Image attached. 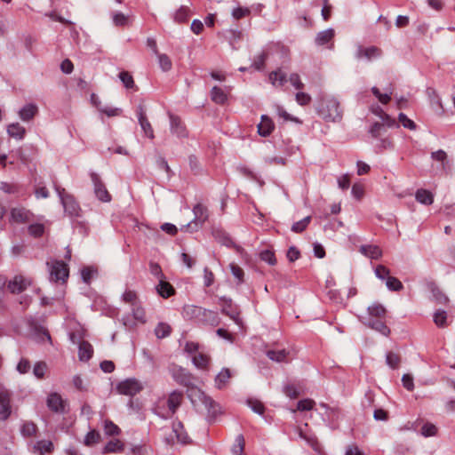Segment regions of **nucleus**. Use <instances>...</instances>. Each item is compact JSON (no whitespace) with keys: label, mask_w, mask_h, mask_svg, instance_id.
<instances>
[{"label":"nucleus","mask_w":455,"mask_h":455,"mask_svg":"<svg viewBox=\"0 0 455 455\" xmlns=\"http://www.w3.org/2000/svg\"><path fill=\"white\" fill-rule=\"evenodd\" d=\"M319 113L328 122L339 121L342 117V109L339 102L333 97L323 98Z\"/></svg>","instance_id":"obj_1"},{"label":"nucleus","mask_w":455,"mask_h":455,"mask_svg":"<svg viewBox=\"0 0 455 455\" xmlns=\"http://www.w3.org/2000/svg\"><path fill=\"white\" fill-rule=\"evenodd\" d=\"M194 219L181 227L182 231H189L194 232L199 229L203 226V224L208 220V210L202 204H196L193 207Z\"/></svg>","instance_id":"obj_2"},{"label":"nucleus","mask_w":455,"mask_h":455,"mask_svg":"<svg viewBox=\"0 0 455 455\" xmlns=\"http://www.w3.org/2000/svg\"><path fill=\"white\" fill-rule=\"evenodd\" d=\"M183 394L181 392L176 390L172 391L166 401L168 409L162 410L161 407L158 405L155 409V412L163 419L171 418L180 406Z\"/></svg>","instance_id":"obj_3"},{"label":"nucleus","mask_w":455,"mask_h":455,"mask_svg":"<svg viewBox=\"0 0 455 455\" xmlns=\"http://www.w3.org/2000/svg\"><path fill=\"white\" fill-rule=\"evenodd\" d=\"M191 400L194 403V398H197L205 407L208 412V418L215 419L216 416L220 412V407L212 397L207 395L204 392L200 389H195L192 391Z\"/></svg>","instance_id":"obj_4"},{"label":"nucleus","mask_w":455,"mask_h":455,"mask_svg":"<svg viewBox=\"0 0 455 455\" xmlns=\"http://www.w3.org/2000/svg\"><path fill=\"white\" fill-rule=\"evenodd\" d=\"M56 191L60 198L65 212L70 217L79 216L81 209L75 198L71 195L66 194L64 188L56 187Z\"/></svg>","instance_id":"obj_5"},{"label":"nucleus","mask_w":455,"mask_h":455,"mask_svg":"<svg viewBox=\"0 0 455 455\" xmlns=\"http://www.w3.org/2000/svg\"><path fill=\"white\" fill-rule=\"evenodd\" d=\"M116 389L121 395L134 396L143 389V385L137 379L131 378L121 381Z\"/></svg>","instance_id":"obj_6"},{"label":"nucleus","mask_w":455,"mask_h":455,"mask_svg":"<svg viewBox=\"0 0 455 455\" xmlns=\"http://www.w3.org/2000/svg\"><path fill=\"white\" fill-rule=\"evenodd\" d=\"M90 177L93 184L95 196L103 203H109L112 199L111 195L108 191L99 174L92 172L90 173Z\"/></svg>","instance_id":"obj_7"},{"label":"nucleus","mask_w":455,"mask_h":455,"mask_svg":"<svg viewBox=\"0 0 455 455\" xmlns=\"http://www.w3.org/2000/svg\"><path fill=\"white\" fill-rule=\"evenodd\" d=\"M68 276V265L63 261H55L51 266L50 278L52 281L59 282L65 281Z\"/></svg>","instance_id":"obj_8"},{"label":"nucleus","mask_w":455,"mask_h":455,"mask_svg":"<svg viewBox=\"0 0 455 455\" xmlns=\"http://www.w3.org/2000/svg\"><path fill=\"white\" fill-rule=\"evenodd\" d=\"M136 113H137L139 124L141 127V130L143 131V132L145 133V135L148 138L153 140L155 138L154 130L152 128L150 122L148 121V119L146 116V111H145L144 106L142 104H140L137 107Z\"/></svg>","instance_id":"obj_9"},{"label":"nucleus","mask_w":455,"mask_h":455,"mask_svg":"<svg viewBox=\"0 0 455 455\" xmlns=\"http://www.w3.org/2000/svg\"><path fill=\"white\" fill-rule=\"evenodd\" d=\"M31 283L32 281L29 278L17 275L12 280L9 281L7 288L12 293H20L30 286Z\"/></svg>","instance_id":"obj_10"},{"label":"nucleus","mask_w":455,"mask_h":455,"mask_svg":"<svg viewBox=\"0 0 455 455\" xmlns=\"http://www.w3.org/2000/svg\"><path fill=\"white\" fill-rule=\"evenodd\" d=\"M382 55V51L377 46H370L367 48L358 45L355 57L357 60L366 59L367 60H372L378 59Z\"/></svg>","instance_id":"obj_11"},{"label":"nucleus","mask_w":455,"mask_h":455,"mask_svg":"<svg viewBox=\"0 0 455 455\" xmlns=\"http://www.w3.org/2000/svg\"><path fill=\"white\" fill-rule=\"evenodd\" d=\"M47 406L48 408L56 412L63 414L66 412V405L67 403L62 399V397L57 393H52L47 397Z\"/></svg>","instance_id":"obj_12"},{"label":"nucleus","mask_w":455,"mask_h":455,"mask_svg":"<svg viewBox=\"0 0 455 455\" xmlns=\"http://www.w3.org/2000/svg\"><path fill=\"white\" fill-rule=\"evenodd\" d=\"M171 132L179 138L188 137V131L180 117L169 114Z\"/></svg>","instance_id":"obj_13"},{"label":"nucleus","mask_w":455,"mask_h":455,"mask_svg":"<svg viewBox=\"0 0 455 455\" xmlns=\"http://www.w3.org/2000/svg\"><path fill=\"white\" fill-rule=\"evenodd\" d=\"M12 412L11 395L7 391L0 392V419L5 420Z\"/></svg>","instance_id":"obj_14"},{"label":"nucleus","mask_w":455,"mask_h":455,"mask_svg":"<svg viewBox=\"0 0 455 455\" xmlns=\"http://www.w3.org/2000/svg\"><path fill=\"white\" fill-rule=\"evenodd\" d=\"M212 235L221 244L228 247H234L236 251H240L241 247L235 245L231 237L222 229L215 228L212 230Z\"/></svg>","instance_id":"obj_15"},{"label":"nucleus","mask_w":455,"mask_h":455,"mask_svg":"<svg viewBox=\"0 0 455 455\" xmlns=\"http://www.w3.org/2000/svg\"><path fill=\"white\" fill-rule=\"evenodd\" d=\"M224 304L221 308L222 314L229 316L235 323L241 324L242 321L239 317V313L236 308L233 307L231 299H222Z\"/></svg>","instance_id":"obj_16"},{"label":"nucleus","mask_w":455,"mask_h":455,"mask_svg":"<svg viewBox=\"0 0 455 455\" xmlns=\"http://www.w3.org/2000/svg\"><path fill=\"white\" fill-rule=\"evenodd\" d=\"M32 213L25 208H13L11 211V218L18 223H26L30 221Z\"/></svg>","instance_id":"obj_17"},{"label":"nucleus","mask_w":455,"mask_h":455,"mask_svg":"<svg viewBox=\"0 0 455 455\" xmlns=\"http://www.w3.org/2000/svg\"><path fill=\"white\" fill-rule=\"evenodd\" d=\"M364 324L370 327L371 329L379 332L383 336L388 337L390 334V329L382 321V319L370 318L366 323H364Z\"/></svg>","instance_id":"obj_18"},{"label":"nucleus","mask_w":455,"mask_h":455,"mask_svg":"<svg viewBox=\"0 0 455 455\" xmlns=\"http://www.w3.org/2000/svg\"><path fill=\"white\" fill-rule=\"evenodd\" d=\"M274 123L267 116H261V122L258 125V132L262 137H267L274 130Z\"/></svg>","instance_id":"obj_19"},{"label":"nucleus","mask_w":455,"mask_h":455,"mask_svg":"<svg viewBox=\"0 0 455 455\" xmlns=\"http://www.w3.org/2000/svg\"><path fill=\"white\" fill-rule=\"evenodd\" d=\"M38 113V108L36 104L29 103L25 105L19 112L20 118L24 122H28Z\"/></svg>","instance_id":"obj_20"},{"label":"nucleus","mask_w":455,"mask_h":455,"mask_svg":"<svg viewBox=\"0 0 455 455\" xmlns=\"http://www.w3.org/2000/svg\"><path fill=\"white\" fill-rule=\"evenodd\" d=\"M78 348V357L80 361L87 362L92 358L93 355V348L88 341H81Z\"/></svg>","instance_id":"obj_21"},{"label":"nucleus","mask_w":455,"mask_h":455,"mask_svg":"<svg viewBox=\"0 0 455 455\" xmlns=\"http://www.w3.org/2000/svg\"><path fill=\"white\" fill-rule=\"evenodd\" d=\"M427 289L432 292V295L437 303L443 305L448 303V297L439 289L435 283H427Z\"/></svg>","instance_id":"obj_22"},{"label":"nucleus","mask_w":455,"mask_h":455,"mask_svg":"<svg viewBox=\"0 0 455 455\" xmlns=\"http://www.w3.org/2000/svg\"><path fill=\"white\" fill-rule=\"evenodd\" d=\"M156 289L157 293L164 299L171 297L175 292L172 285L166 282L165 278H163L159 281V283L156 285Z\"/></svg>","instance_id":"obj_23"},{"label":"nucleus","mask_w":455,"mask_h":455,"mask_svg":"<svg viewBox=\"0 0 455 455\" xmlns=\"http://www.w3.org/2000/svg\"><path fill=\"white\" fill-rule=\"evenodd\" d=\"M204 309L202 307L188 305L184 307L183 314L184 316L189 319H196L199 321L202 315L204 313Z\"/></svg>","instance_id":"obj_24"},{"label":"nucleus","mask_w":455,"mask_h":455,"mask_svg":"<svg viewBox=\"0 0 455 455\" xmlns=\"http://www.w3.org/2000/svg\"><path fill=\"white\" fill-rule=\"evenodd\" d=\"M360 252L372 259H378L382 256V251L377 245H362Z\"/></svg>","instance_id":"obj_25"},{"label":"nucleus","mask_w":455,"mask_h":455,"mask_svg":"<svg viewBox=\"0 0 455 455\" xmlns=\"http://www.w3.org/2000/svg\"><path fill=\"white\" fill-rule=\"evenodd\" d=\"M232 374L228 368H223L215 378V387L222 389L226 387Z\"/></svg>","instance_id":"obj_26"},{"label":"nucleus","mask_w":455,"mask_h":455,"mask_svg":"<svg viewBox=\"0 0 455 455\" xmlns=\"http://www.w3.org/2000/svg\"><path fill=\"white\" fill-rule=\"evenodd\" d=\"M334 36H335V31L332 28H328V29L320 31L319 33H317V35L315 36V44L320 46L324 45V44H328L329 42H331L333 39Z\"/></svg>","instance_id":"obj_27"},{"label":"nucleus","mask_w":455,"mask_h":455,"mask_svg":"<svg viewBox=\"0 0 455 455\" xmlns=\"http://www.w3.org/2000/svg\"><path fill=\"white\" fill-rule=\"evenodd\" d=\"M415 198L419 204L425 205H430L434 202V195L430 191L423 188H419L416 191Z\"/></svg>","instance_id":"obj_28"},{"label":"nucleus","mask_w":455,"mask_h":455,"mask_svg":"<svg viewBox=\"0 0 455 455\" xmlns=\"http://www.w3.org/2000/svg\"><path fill=\"white\" fill-rule=\"evenodd\" d=\"M211 99L216 104L223 105L228 100V95L220 87L213 86L211 90Z\"/></svg>","instance_id":"obj_29"},{"label":"nucleus","mask_w":455,"mask_h":455,"mask_svg":"<svg viewBox=\"0 0 455 455\" xmlns=\"http://www.w3.org/2000/svg\"><path fill=\"white\" fill-rule=\"evenodd\" d=\"M172 432L177 438V441L180 443H188V436L187 433L184 431V427L181 422H174L172 426Z\"/></svg>","instance_id":"obj_30"},{"label":"nucleus","mask_w":455,"mask_h":455,"mask_svg":"<svg viewBox=\"0 0 455 455\" xmlns=\"http://www.w3.org/2000/svg\"><path fill=\"white\" fill-rule=\"evenodd\" d=\"M199 321L212 326L218 325L220 322L218 314L208 309H204V313L202 315Z\"/></svg>","instance_id":"obj_31"},{"label":"nucleus","mask_w":455,"mask_h":455,"mask_svg":"<svg viewBox=\"0 0 455 455\" xmlns=\"http://www.w3.org/2000/svg\"><path fill=\"white\" fill-rule=\"evenodd\" d=\"M7 132L12 138H15L17 140H22L26 133V130L19 123H14L8 125Z\"/></svg>","instance_id":"obj_32"},{"label":"nucleus","mask_w":455,"mask_h":455,"mask_svg":"<svg viewBox=\"0 0 455 455\" xmlns=\"http://www.w3.org/2000/svg\"><path fill=\"white\" fill-rule=\"evenodd\" d=\"M124 443L118 439H114V440H110L105 445V447L102 450V453L107 454V453H110V452H121L124 451Z\"/></svg>","instance_id":"obj_33"},{"label":"nucleus","mask_w":455,"mask_h":455,"mask_svg":"<svg viewBox=\"0 0 455 455\" xmlns=\"http://www.w3.org/2000/svg\"><path fill=\"white\" fill-rule=\"evenodd\" d=\"M368 313L371 319H383L386 315V308L381 304L375 303L368 307Z\"/></svg>","instance_id":"obj_34"},{"label":"nucleus","mask_w":455,"mask_h":455,"mask_svg":"<svg viewBox=\"0 0 455 455\" xmlns=\"http://www.w3.org/2000/svg\"><path fill=\"white\" fill-rule=\"evenodd\" d=\"M269 80L274 86H282L287 81L285 74L280 70L270 73Z\"/></svg>","instance_id":"obj_35"},{"label":"nucleus","mask_w":455,"mask_h":455,"mask_svg":"<svg viewBox=\"0 0 455 455\" xmlns=\"http://www.w3.org/2000/svg\"><path fill=\"white\" fill-rule=\"evenodd\" d=\"M267 357L275 362L281 363L284 362L286 360V357L288 355V352L286 350H268L267 352Z\"/></svg>","instance_id":"obj_36"},{"label":"nucleus","mask_w":455,"mask_h":455,"mask_svg":"<svg viewBox=\"0 0 455 455\" xmlns=\"http://www.w3.org/2000/svg\"><path fill=\"white\" fill-rule=\"evenodd\" d=\"M194 364L200 369H205L210 363V357L203 353H197L193 356Z\"/></svg>","instance_id":"obj_37"},{"label":"nucleus","mask_w":455,"mask_h":455,"mask_svg":"<svg viewBox=\"0 0 455 455\" xmlns=\"http://www.w3.org/2000/svg\"><path fill=\"white\" fill-rule=\"evenodd\" d=\"M172 328L166 323H159L155 329V333L158 339H164L171 334Z\"/></svg>","instance_id":"obj_38"},{"label":"nucleus","mask_w":455,"mask_h":455,"mask_svg":"<svg viewBox=\"0 0 455 455\" xmlns=\"http://www.w3.org/2000/svg\"><path fill=\"white\" fill-rule=\"evenodd\" d=\"M156 55L158 58L159 66L164 72H167L172 69V63L171 59L168 57V55H166L164 53H159V52H158V54H156Z\"/></svg>","instance_id":"obj_39"},{"label":"nucleus","mask_w":455,"mask_h":455,"mask_svg":"<svg viewBox=\"0 0 455 455\" xmlns=\"http://www.w3.org/2000/svg\"><path fill=\"white\" fill-rule=\"evenodd\" d=\"M244 437L243 435H238L235 438V444L232 448L233 455H246L244 451Z\"/></svg>","instance_id":"obj_40"},{"label":"nucleus","mask_w":455,"mask_h":455,"mask_svg":"<svg viewBox=\"0 0 455 455\" xmlns=\"http://www.w3.org/2000/svg\"><path fill=\"white\" fill-rule=\"evenodd\" d=\"M120 428L113 421L106 419L104 422V432L108 436L118 435Z\"/></svg>","instance_id":"obj_41"},{"label":"nucleus","mask_w":455,"mask_h":455,"mask_svg":"<svg viewBox=\"0 0 455 455\" xmlns=\"http://www.w3.org/2000/svg\"><path fill=\"white\" fill-rule=\"evenodd\" d=\"M189 9L187 6L180 7L174 13L173 19L176 22L182 23L188 20Z\"/></svg>","instance_id":"obj_42"},{"label":"nucleus","mask_w":455,"mask_h":455,"mask_svg":"<svg viewBox=\"0 0 455 455\" xmlns=\"http://www.w3.org/2000/svg\"><path fill=\"white\" fill-rule=\"evenodd\" d=\"M310 221H311V217L307 216L304 219H302L301 220H299V221L293 223L291 229L294 233H301L307 228V227L308 226Z\"/></svg>","instance_id":"obj_43"},{"label":"nucleus","mask_w":455,"mask_h":455,"mask_svg":"<svg viewBox=\"0 0 455 455\" xmlns=\"http://www.w3.org/2000/svg\"><path fill=\"white\" fill-rule=\"evenodd\" d=\"M100 433L98 431H96L95 429H93L87 433V435L84 437V443L86 446H92L93 444L98 443L100 442Z\"/></svg>","instance_id":"obj_44"},{"label":"nucleus","mask_w":455,"mask_h":455,"mask_svg":"<svg viewBox=\"0 0 455 455\" xmlns=\"http://www.w3.org/2000/svg\"><path fill=\"white\" fill-rule=\"evenodd\" d=\"M386 285L388 290L393 291H399L403 288L401 281L394 276H387V279L386 280Z\"/></svg>","instance_id":"obj_45"},{"label":"nucleus","mask_w":455,"mask_h":455,"mask_svg":"<svg viewBox=\"0 0 455 455\" xmlns=\"http://www.w3.org/2000/svg\"><path fill=\"white\" fill-rule=\"evenodd\" d=\"M371 110L376 116H379L387 126H392L395 124V121L392 120L379 106L372 107Z\"/></svg>","instance_id":"obj_46"},{"label":"nucleus","mask_w":455,"mask_h":455,"mask_svg":"<svg viewBox=\"0 0 455 455\" xmlns=\"http://www.w3.org/2000/svg\"><path fill=\"white\" fill-rule=\"evenodd\" d=\"M35 448L40 451L41 454L50 453L53 450V444L51 441L42 440L38 441L35 445Z\"/></svg>","instance_id":"obj_47"},{"label":"nucleus","mask_w":455,"mask_h":455,"mask_svg":"<svg viewBox=\"0 0 455 455\" xmlns=\"http://www.w3.org/2000/svg\"><path fill=\"white\" fill-rule=\"evenodd\" d=\"M400 362H401V358L397 354H395L393 352L387 353L386 363L390 368H392V369L398 368Z\"/></svg>","instance_id":"obj_48"},{"label":"nucleus","mask_w":455,"mask_h":455,"mask_svg":"<svg viewBox=\"0 0 455 455\" xmlns=\"http://www.w3.org/2000/svg\"><path fill=\"white\" fill-rule=\"evenodd\" d=\"M434 322L438 327H445L447 325V314L444 310H438L434 315Z\"/></svg>","instance_id":"obj_49"},{"label":"nucleus","mask_w":455,"mask_h":455,"mask_svg":"<svg viewBox=\"0 0 455 455\" xmlns=\"http://www.w3.org/2000/svg\"><path fill=\"white\" fill-rule=\"evenodd\" d=\"M119 78L124 84V87L127 89H132L135 86L133 77L132 75L127 71H122L119 74Z\"/></svg>","instance_id":"obj_50"},{"label":"nucleus","mask_w":455,"mask_h":455,"mask_svg":"<svg viewBox=\"0 0 455 455\" xmlns=\"http://www.w3.org/2000/svg\"><path fill=\"white\" fill-rule=\"evenodd\" d=\"M132 315L135 320L144 323H146V313L140 305L136 304L132 306Z\"/></svg>","instance_id":"obj_51"},{"label":"nucleus","mask_w":455,"mask_h":455,"mask_svg":"<svg viewBox=\"0 0 455 455\" xmlns=\"http://www.w3.org/2000/svg\"><path fill=\"white\" fill-rule=\"evenodd\" d=\"M225 37L234 45L242 38V32L236 29H228L225 32Z\"/></svg>","instance_id":"obj_52"},{"label":"nucleus","mask_w":455,"mask_h":455,"mask_svg":"<svg viewBox=\"0 0 455 455\" xmlns=\"http://www.w3.org/2000/svg\"><path fill=\"white\" fill-rule=\"evenodd\" d=\"M36 425L33 422H25L21 427V434L24 436H33L36 433Z\"/></svg>","instance_id":"obj_53"},{"label":"nucleus","mask_w":455,"mask_h":455,"mask_svg":"<svg viewBox=\"0 0 455 455\" xmlns=\"http://www.w3.org/2000/svg\"><path fill=\"white\" fill-rule=\"evenodd\" d=\"M437 434V427L432 423H426L421 427V435L425 437L435 436Z\"/></svg>","instance_id":"obj_54"},{"label":"nucleus","mask_w":455,"mask_h":455,"mask_svg":"<svg viewBox=\"0 0 455 455\" xmlns=\"http://www.w3.org/2000/svg\"><path fill=\"white\" fill-rule=\"evenodd\" d=\"M47 370V364L44 362H37L33 368V373L37 379H43Z\"/></svg>","instance_id":"obj_55"},{"label":"nucleus","mask_w":455,"mask_h":455,"mask_svg":"<svg viewBox=\"0 0 455 455\" xmlns=\"http://www.w3.org/2000/svg\"><path fill=\"white\" fill-rule=\"evenodd\" d=\"M0 190L6 194H16L19 192L20 188L17 184L2 181L0 183Z\"/></svg>","instance_id":"obj_56"},{"label":"nucleus","mask_w":455,"mask_h":455,"mask_svg":"<svg viewBox=\"0 0 455 455\" xmlns=\"http://www.w3.org/2000/svg\"><path fill=\"white\" fill-rule=\"evenodd\" d=\"M259 258L261 260L267 262L271 266H274L276 263L275 253L270 250L262 251L259 254Z\"/></svg>","instance_id":"obj_57"},{"label":"nucleus","mask_w":455,"mask_h":455,"mask_svg":"<svg viewBox=\"0 0 455 455\" xmlns=\"http://www.w3.org/2000/svg\"><path fill=\"white\" fill-rule=\"evenodd\" d=\"M386 132L385 124L380 123H375L370 129V133L374 138L380 137Z\"/></svg>","instance_id":"obj_58"},{"label":"nucleus","mask_w":455,"mask_h":455,"mask_svg":"<svg viewBox=\"0 0 455 455\" xmlns=\"http://www.w3.org/2000/svg\"><path fill=\"white\" fill-rule=\"evenodd\" d=\"M247 403H248V405L250 406V408L254 412H256L259 415H262L264 413L265 407L261 402H259L258 400L249 399Z\"/></svg>","instance_id":"obj_59"},{"label":"nucleus","mask_w":455,"mask_h":455,"mask_svg":"<svg viewBox=\"0 0 455 455\" xmlns=\"http://www.w3.org/2000/svg\"><path fill=\"white\" fill-rule=\"evenodd\" d=\"M149 271L151 275L159 279V281L163 278H165L160 265L156 262L149 263Z\"/></svg>","instance_id":"obj_60"},{"label":"nucleus","mask_w":455,"mask_h":455,"mask_svg":"<svg viewBox=\"0 0 455 455\" xmlns=\"http://www.w3.org/2000/svg\"><path fill=\"white\" fill-rule=\"evenodd\" d=\"M399 122L403 124L404 128L410 129V130H415L416 124L415 123L407 117L406 115L403 113H400L398 116Z\"/></svg>","instance_id":"obj_61"},{"label":"nucleus","mask_w":455,"mask_h":455,"mask_svg":"<svg viewBox=\"0 0 455 455\" xmlns=\"http://www.w3.org/2000/svg\"><path fill=\"white\" fill-rule=\"evenodd\" d=\"M44 232V227L43 224H32L28 227V233L35 236L39 237Z\"/></svg>","instance_id":"obj_62"},{"label":"nucleus","mask_w":455,"mask_h":455,"mask_svg":"<svg viewBox=\"0 0 455 455\" xmlns=\"http://www.w3.org/2000/svg\"><path fill=\"white\" fill-rule=\"evenodd\" d=\"M229 267L233 275L237 279L238 283H241L243 281V270L235 263H231Z\"/></svg>","instance_id":"obj_63"},{"label":"nucleus","mask_w":455,"mask_h":455,"mask_svg":"<svg viewBox=\"0 0 455 455\" xmlns=\"http://www.w3.org/2000/svg\"><path fill=\"white\" fill-rule=\"evenodd\" d=\"M266 53L261 52L258 56L255 57L251 67L254 68L256 70H261L264 68V63L266 60Z\"/></svg>","instance_id":"obj_64"}]
</instances>
